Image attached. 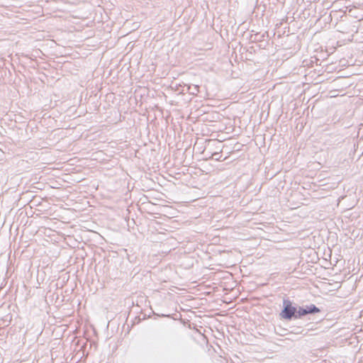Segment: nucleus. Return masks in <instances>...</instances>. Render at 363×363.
<instances>
[{"instance_id":"20e7f679","label":"nucleus","mask_w":363,"mask_h":363,"mask_svg":"<svg viewBox=\"0 0 363 363\" xmlns=\"http://www.w3.org/2000/svg\"><path fill=\"white\" fill-rule=\"evenodd\" d=\"M211 157L216 161H223L225 160V158L221 159L222 156L217 152H213Z\"/></svg>"},{"instance_id":"423d86ee","label":"nucleus","mask_w":363,"mask_h":363,"mask_svg":"<svg viewBox=\"0 0 363 363\" xmlns=\"http://www.w3.org/2000/svg\"><path fill=\"white\" fill-rule=\"evenodd\" d=\"M195 89H196V90L197 89V87H196V86H195V87H194V89H193V91H195Z\"/></svg>"},{"instance_id":"f257e3e1","label":"nucleus","mask_w":363,"mask_h":363,"mask_svg":"<svg viewBox=\"0 0 363 363\" xmlns=\"http://www.w3.org/2000/svg\"><path fill=\"white\" fill-rule=\"evenodd\" d=\"M298 306L294 303L289 299H284L282 310L279 313L281 319L291 320L292 319H298Z\"/></svg>"},{"instance_id":"39448f33","label":"nucleus","mask_w":363,"mask_h":363,"mask_svg":"<svg viewBox=\"0 0 363 363\" xmlns=\"http://www.w3.org/2000/svg\"><path fill=\"white\" fill-rule=\"evenodd\" d=\"M195 89H196V90L197 89V87H196V86H195V87H194V89H193V91H195Z\"/></svg>"},{"instance_id":"0eeeda50","label":"nucleus","mask_w":363,"mask_h":363,"mask_svg":"<svg viewBox=\"0 0 363 363\" xmlns=\"http://www.w3.org/2000/svg\"><path fill=\"white\" fill-rule=\"evenodd\" d=\"M282 331H281V333H283V331H284V329H281Z\"/></svg>"},{"instance_id":"f03ea898","label":"nucleus","mask_w":363,"mask_h":363,"mask_svg":"<svg viewBox=\"0 0 363 363\" xmlns=\"http://www.w3.org/2000/svg\"><path fill=\"white\" fill-rule=\"evenodd\" d=\"M320 311L321 310L313 303L301 306H298V319H302L306 315H314Z\"/></svg>"},{"instance_id":"7ed1b4c3","label":"nucleus","mask_w":363,"mask_h":363,"mask_svg":"<svg viewBox=\"0 0 363 363\" xmlns=\"http://www.w3.org/2000/svg\"><path fill=\"white\" fill-rule=\"evenodd\" d=\"M290 333L305 335L307 334V332H305V330L301 326H293L291 328Z\"/></svg>"},{"instance_id":"6e6552de","label":"nucleus","mask_w":363,"mask_h":363,"mask_svg":"<svg viewBox=\"0 0 363 363\" xmlns=\"http://www.w3.org/2000/svg\"><path fill=\"white\" fill-rule=\"evenodd\" d=\"M282 331H281V333H283V331H284V329H281Z\"/></svg>"}]
</instances>
